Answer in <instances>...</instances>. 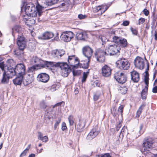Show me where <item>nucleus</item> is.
<instances>
[{"mask_svg": "<svg viewBox=\"0 0 157 157\" xmlns=\"http://www.w3.org/2000/svg\"><path fill=\"white\" fill-rule=\"evenodd\" d=\"M120 50L119 46L115 44L110 45L105 51L101 49L98 50L95 53V57L97 61L102 62L105 61V55H114L119 53Z\"/></svg>", "mask_w": 157, "mask_h": 157, "instance_id": "f257e3e1", "label": "nucleus"}, {"mask_svg": "<svg viewBox=\"0 0 157 157\" xmlns=\"http://www.w3.org/2000/svg\"><path fill=\"white\" fill-rule=\"evenodd\" d=\"M21 15L23 17H36L37 16V11L35 5L32 3L26 4L25 6H23L21 9Z\"/></svg>", "mask_w": 157, "mask_h": 157, "instance_id": "f03ea898", "label": "nucleus"}, {"mask_svg": "<svg viewBox=\"0 0 157 157\" xmlns=\"http://www.w3.org/2000/svg\"><path fill=\"white\" fill-rule=\"evenodd\" d=\"M54 67L59 68L61 70V75L64 77H67L71 71V68L66 63H56L50 61L49 68H51Z\"/></svg>", "mask_w": 157, "mask_h": 157, "instance_id": "7ed1b4c3", "label": "nucleus"}, {"mask_svg": "<svg viewBox=\"0 0 157 157\" xmlns=\"http://www.w3.org/2000/svg\"><path fill=\"white\" fill-rule=\"evenodd\" d=\"M50 62L42 60L36 56L33 57L31 60L32 64H35L39 68L46 67L49 68Z\"/></svg>", "mask_w": 157, "mask_h": 157, "instance_id": "20e7f679", "label": "nucleus"}, {"mask_svg": "<svg viewBox=\"0 0 157 157\" xmlns=\"http://www.w3.org/2000/svg\"><path fill=\"white\" fill-rule=\"evenodd\" d=\"M0 68L2 71H4V73L11 78L16 75L15 68L11 67L9 63L5 66L3 63H0Z\"/></svg>", "mask_w": 157, "mask_h": 157, "instance_id": "39448f33", "label": "nucleus"}, {"mask_svg": "<svg viewBox=\"0 0 157 157\" xmlns=\"http://www.w3.org/2000/svg\"><path fill=\"white\" fill-rule=\"evenodd\" d=\"M147 62L146 59H144L140 57H137L134 60V64L136 67L142 70L144 69L145 63Z\"/></svg>", "mask_w": 157, "mask_h": 157, "instance_id": "423d86ee", "label": "nucleus"}, {"mask_svg": "<svg viewBox=\"0 0 157 157\" xmlns=\"http://www.w3.org/2000/svg\"><path fill=\"white\" fill-rule=\"evenodd\" d=\"M17 43L20 50H23L25 48L26 41L25 38L21 33L18 34Z\"/></svg>", "mask_w": 157, "mask_h": 157, "instance_id": "0eeeda50", "label": "nucleus"}, {"mask_svg": "<svg viewBox=\"0 0 157 157\" xmlns=\"http://www.w3.org/2000/svg\"><path fill=\"white\" fill-rule=\"evenodd\" d=\"M74 35L71 31H66L63 32L61 35V39L64 41L68 42L74 37Z\"/></svg>", "mask_w": 157, "mask_h": 157, "instance_id": "6e6552de", "label": "nucleus"}, {"mask_svg": "<svg viewBox=\"0 0 157 157\" xmlns=\"http://www.w3.org/2000/svg\"><path fill=\"white\" fill-rule=\"evenodd\" d=\"M117 64L119 68L124 70L128 69L130 65L128 61L124 59L118 61L117 63Z\"/></svg>", "mask_w": 157, "mask_h": 157, "instance_id": "1a4fd4ad", "label": "nucleus"}, {"mask_svg": "<svg viewBox=\"0 0 157 157\" xmlns=\"http://www.w3.org/2000/svg\"><path fill=\"white\" fill-rule=\"evenodd\" d=\"M114 78L119 83L123 84L127 80L126 75L124 73L120 72H117L114 75Z\"/></svg>", "mask_w": 157, "mask_h": 157, "instance_id": "9d476101", "label": "nucleus"}, {"mask_svg": "<svg viewBox=\"0 0 157 157\" xmlns=\"http://www.w3.org/2000/svg\"><path fill=\"white\" fill-rule=\"evenodd\" d=\"M16 75L24 76L25 75V67L22 63L17 64L15 68Z\"/></svg>", "mask_w": 157, "mask_h": 157, "instance_id": "9b49d317", "label": "nucleus"}, {"mask_svg": "<svg viewBox=\"0 0 157 157\" xmlns=\"http://www.w3.org/2000/svg\"><path fill=\"white\" fill-rule=\"evenodd\" d=\"M82 51L83 54L88 58L89 61H90V59L92 57L93 53L92 49L89 46H87L82 48Z\"/></svg>", "mask_w": 157, "mask_h": 157, "instance_id": "f8f14e48", "label": "nucleus"}, {"mask_svg": "<svg viewBox=\"0 0 157 157\" xmlns=\"http://www.w3.org/2000/svg\"><path fill=\"white\" fill-rule=\"evenodd\" d=\"M86 120L85 118H79V122L78 123L77 125L75 123V128L77 131L78 132H81L83 130L84 128L85 125Z\"/></svg>", "mask_w": 157, "mask_h": 157, "instance_id": "ddd939ff", "label": "nucleus"}, {"mask_svg": "<svg viewBox=\"0 0 157 157\" xmlns=\"http://www.w3.org/2000/svg\"><path fill=\"white\" fill-rule=\"evenodd\" d=\"M101 70V74L103 76L108 77L111 75L112 70L111 68L107 65H105L102 67Z\"/></svg>", "mask_w": 157, "mask_h": 157, "instance_id": "4468645a", "label": "nucleus"}, {"mask_svg": "<svg viewBox=\"0 0 157 157\" xmlns=\"http://www.w3.org/2000/svg\"><path fill=\"white\" fill-rule=\"evenodd\" d=\"M54 34L52 33L47 31L39 36L38 38L41 40H48L52 38Z\"/></svg>", "mask_w": 157, "mask_h": 157, "instance_id": "2eb2a0df", "label": "nucleus"}, {"mask_svg": "<svg viewBox=\"0 0 157 157\" xmlns=\"http://www.w3.org/2000/svg\"><path fill=\"white\" fill-rule=\"evenodd\" d=\"M153 143V141L152 138H149L147 139L143 143V148L144 151H149Z\"/></svg>", "mask_w": 157, "mask_h": 157, "instance_id": "dca6fc26", "label": "nucleus"}, {"mask_svg": "<svg viewBox=\"0 0 157 157\" xmlns=\"http://www.w3.org/2000/svg\"><path fill=\"white\" fill-rule=\"evenodd\" d=\"M49 76L45 73H42L39 74L37 77V80L40 82L45 83L49 80Z\"/></svg>", "mask_w": 157, "mask_h": 157, "instance_id": "f3484780", "label": "nucleus"}, {"mask_svg": "<svg viewBox=\"0 0 157 157\" xmlns=\"http://www.w3.org/2000/svg\"><path fill=\"white\" fill-rule=\"evenodd\" d=\"M99 132L95 128H93L90 131L87 136V139L91 140L99 134Z\"/></svg>", "mask_w": 157, "mask_h": 157, "instance_id": "a211bd4d", "label": "nucleus"}, {"mask_svg": "<svg viewBox=\"0 0 157 157\" xmlns=\"http://www.w3.org/2000/svg\"><path fill=\"white\" fill-rule=\"evenodd\" d=\"M65 53V51L63 50H55L52 51V54L55 57L59 58Z\"/></svg>", "mask_w": 157, "mask_h": 157, "instance_id": "6ab92c4d", "label": "nucleus"}, {"mask_svg": "<svg viewBox=\"0 0 157 157\" xmlns=\"http://www.w3.org/2000/svg\"><path fill=\"white\" fill-rule=\"evenodd\" d=\"M68 61L69 65L72 66L73 68L76 67V66H77V64L75 65H73V64L75 62H79L78 59L76 58L75 56H69Z\"/></svg>", "mask_w": 157, "mask_h": 157, "instance_id": "aec40b11", "label": "nucleus"}, {"mask_svg": "<svg viewBox=\"0 0 157 157\" xmlns=\"http://www.w3.org/2000/svg\"><path fill=\"white\" fill-rule=\"evenodd\" d=\"M17 77L13 79V82L14 84L17 85H20L23 81L24 76L16 75Z\"/></svg>", "mask_w": 157, "mask_h": 157, "instance_id": "412c9836", "label": "nucleus"}, {"mask_svg": "<svg viewBox=\"0 0 157 157\" xmlns=\"http://www.w3.org/2000/svg\"><path fill=\"white\" fill-rule=\"evenodd\" d=\"M33 80V74H28L26 77V78L23 81L24 85L27 86L32 83Z\"/></svg>", "mask_w": 157, "mask_h": 157, "instance_id": "4be33fe9", "label": "nucleus"}, {"mask_svg": "<svg viewBox=\"0 0 157 157\" xmlns=\"http://www.w3.org/2000/svg\"><path fill=\"white\" fill-rule=\"evenodd\" d=\"M132 79L135 82H138L139 80V75L136 71H133L131 72Z\"/></svg>", "mask_w": 157, "mask_h": 157, "instance_id": "5701e85b", "label": "nucleus"}, {"mask_svg": "<svg viewBox=\"0 0 157 157\" xmlns=\"http://www.w3.org/2000/svg\"><path fill=\"white\" fill-rule=\"evenodd\" d=\"M90 61H89V60L88 59L87 60H85L83 61H82L81 63H78V64H77V66H76V67H82L83 68L87 69L89 67V63Z\"/></svg>", "mask_w": 157, "mask_h": 157, "instance_id": "b1692460", "label": "nucleus"}, {"mask_svg": "<svg viewBox=\"0 0 157 157\" xmlns=\"http://www.w3.org/2000/svg\"><path fill=\"white\" fill-rule=\"evenodd\" d=\"M13 35L14 36L16 35L15 33L20 34V33L22 34V28L19 25H16L14 27L13 29Z\"/></svg>", "mask_w": 157, "mask_h": 157, "instance_id": "393cba45", "label": "nucleus"}, {"mask_svg": "<svg viewBox=\"0 0 157 157\" xmlns=\"http://www.w3.org/2000/svg\"><path fill=\"white\" fill-rule=\"evenodd\" d=\"M107 9L106 6L103 5L98 6L96 7V11L99 12L98 14H101L105 12Z\"/></svg>", "mask_w": 157, "mask_h": 157, "instance_id": "a878e982", "label": "nucleus"}, {"mask_svg": "<svg viewBox=\"0 0 157 157\" xmlns=\"http://www.w3.org/2000/svg\"><path fill=\"white\" fill-rule=\"evenodd\" d=\"M38 138L43 142H46L48 141V138L47 136H43L42 133L40 132H38Z\"/></svg>", "mask_w": 157, "mask_h": 157, "instance_id": "bb28decb", "label": "nucleus"}, {"mask_svg": "<svg viewBox=\"0 0 157 157\" xmlns=\"http://www.w3.org/2000/svg\"><path fill=\"white\" fill-rule=\"evenodd\" d=\"M10 78L11 77L4 73L3 74V77L1 81L2 83L4 84H7L9 82Z\"/></svg>", "mask_w": 157, "mask_h": 157, "instance_id": "cd10ccee", "label": "nucleus"}, {"mask_svg": "<svg viewBox=\"0 0 157 157\" xmlns=\"http://www.w3.org/2000/svg\"><path fill=\"white\" fill-rule=\"evenodd\" d=\"M121 47L125 48L127 47L128 43L127 40L124 38H121L118 44Z\"/></svg>", "mask_w": 157, "mask_h": 157, "instance_id": "c85d7f7f", "label": "nucleus"}, {"mask_svg": "<svg viewBox=\"0 0 157 157\" xmlns=\"http://www.w3.org/2000/svg\"><path fill=\"white\" fill-rule=\"evenodd\" d=\"M63 103H64V102H63L58 103L57 104L55 105H54L53 107V108L54 109L56 106H58V108H57V109H58L57 113L56 112V113L58 115H59V116L61 115V113L60 112L61 110V107L60 106L61 104Z\"/></svg>", "mask_w": 157, "mask_h": 157, "instance_id": "c756f323", "label": "nucleus"}, {"mask_svg": "<svg viewBox=\"0 0 157 157\" xmlns=\"http://www.w3.org/2000/svg\"><path fill=\"white\" fill-rule=\"evenodd\" d=\"M148 90L147 86H145L144 89L143 90L141 93L142 98L143 99H146Z\"/></svg>", "mask_w": 157, "mask_h": 157, "instance_id": "7c9ffc66", "label": "nucleus"}, {"mask_svg": "<svg viewBox=\"0 0 157 157\" xmlns=\"http://www.w3.org/2000/svg\"><path fill=\"white\" fill-rule=\"evenodd\" d=\"M86 33L83 32L78 33L76 34V37L78 40H83L85 36Z\"/></svg>", "mask_w": 157, "mask_h": 157, "instance_id": "2f4dec72", "label": "nucleus"}, {"mask_svg": "<svg viewBox=\"0 0 157 157\" xmlns=\"http://www.w3.org/2000/svg\"><path fill=\"white\" fill-rule=\"evenodd\" d=\"M23 19H25V20L27 21V23H29L30 25H33L35 23V21L36 18H35L34 19L31 17L28 18L25 17H24Z\"/></svg>", "mask_w": 157, "mask_h": 157, "instance_id": "473e14b6", "label": "nucleus"}, {"mask_svg": "<svg viewBox=\"0 0 157 157\" xmlns=\"http://www.w3.org/2000/svg\"><path fill=\"white\" fill-rule=\"evenodd\" d=\"M122 121L123 118H120V119H119V118H118V120L117 119V121L118 123L116 126V130L117 131H119L120 128L121 127Z\"/></svg>", "mask_w": 157, "mask_h": 157, "instance_id": "72a5a7b5", "label": "nucleus"}, {"mask_svg": "<svg viewBox=\"0 0 157 157\" xmlns=\"http://www.w3.org/2000/svg\"><path fill=\"white\" fill-rule=\"evenodd\" d=\"M59 0H47L46 5L51 6L57 3Z\"/></svg>", "mask_w": 157, "mask_h": 157, "instance_id": "f704fd0d", "label": "nucleus"}, {"mask_svg": "<svg viewBox=\"0 0 157 157\" xmlns=\"http://www.w3.org/2000/svg\"><path fill=\"white\" fill-rule=\"evenodd\" d=\"M36 11L38 13V16L40 17L42 13V7L40 5H38L36 6Z\"/></svg>", "mask_w": 157, "mask_h": 157, "instance_id": "c9c22d12", "label": "nucleus"}, {"mask_svg": "<svg viewBox=\"0 0 157 157\" xmlns=\"http://www.w3.org/2000/svg\"><path fill=\"white\" fill-rule=\"evenodd\" d=\"M40 69V68H39L37 67L36 65H35L32 66L31 67H29L28 70V71L29 73L33 72L34 71H35V70Z\"/></svg>", "mask_w": 157, "mask_h": 157, "instance_id": "e433bc0d", "label": "nucleus"}, {"mask_svg": "<svg viewBox=\"0 0 157 157\" xmlns=\"http://www.w3.org/2000/svg\"><path fill=\"white\" fill-rule=\"evenodd\" d=\"M101 95V93L99 92H97L94 94L93 98L94 101H96L98 100L100 96Z\"/></svg>", "mask_w": 157, "mask_h": 157, "instance_id": "4c0bfd02", "label": "nucleus"}, {"mask_svg": "<svg viewBox=\"0 0 157 157\" xmlns=\"http://www.w3.org/2000/svg\"><path fill=\"white\" fill-rule=\"evenodd\" d=\"M120 92L122 94H125L126 93L128 88L125 86L120 87L119 88Z\"/></svg>", "mask_w": 157, "mask_h": 157, "instance_id": "58836bf2", "label": "nucleus"}, {"mask_svg": "<svg viewBox=\"0 0 157 157\" xmlns=\"http://www.w3.org/2000/svg\"><path fill=\"white\" fill-rule=\"evenodd\" d=\"M121 38L117 36H114L112 38L113 42L117 44H118Z\"/></svg>", "mask_w": 157, "mask_h": 157, "instance_id": "ea45409f", "label": "nucleus"}, {"mask_svg": "<svg viewBox=\"0 0 157 157\" xmlns=\"http://www.w3.org/2000/svg\"><path fill=\"white\" fill-rule=\"evenodd\" d=\"M144 105H141L139 108L137 110L136 113V117H139L143 109V107H144Z\"/></svg>", "mask_w": 157, "mask_h": 157, "instance_id": "a19ab883", "label": "nucleus"}, {"mask_svg": "<svg viewBox=\"0 0 157 157\" xmlns=\"http://www.w3.org/2000/svg\"><path fill=\"white\" fill-rule=\"evenodd\" d=\"M89 70H88L89 71ZM89 73V71L86 72H84L83 75V77L82 79V82H84L86 80L87 76Z\"/></svg>", "mask_w": 157, "mask_h": 157, "instance_id": "79ce46f5", "label": "nucleus"}, {"mask_svg": "<svg viewBox=\"0 0 157 157\" xmlns=\"http://www.w3.org/2000/svg\"><path fill=\"white\" fill-rule=\"evenodd\" d=\"M154 84L155 86L152 89V92L154 93H157V77L155 80Z\"/></svg>", "mask_w": 157, "mask_h": 157, "instance_id": "37998d69", "label": "nucleus"}, {"mask_svg": "<svg viewBox=\"0 0 157 157\" xmlns=\"http://www.w3.org/2000/svg\"><path fill=\"white\" fill-rule=\"evenodd\" d=\"M96 157H111L109 153H106L104 154L96 155Z\"/></svg>", "mask_w": 157, "mask_h": 157, "instance_id": "c03bdc74", "label": "nucleus"}, {"mask_svg": "<svg viewBox=\"0 0 157 157\" xmlns=\"http://www.w3.org/2000/svg\"><path fill=\"white\" fill-rule=\"evenodd\" d=\"M73 75L74 76L79 75L81 74L80 70H73Z\"/></svg>", "mask_w": 157, "mask_h": 157, "instance_id": "a18cd8bd", "label": "nucleus"}, {"mask_svg": "<svg viewBox=\"0 0 157 157\" xmlns=\"http://www.w3.org/2000/svg\"><path fill=\"white\" fill-rule=\"evenodd\" d=\"M123 108L124 106L123 105H121L119 107L118 110V112H119L121 113V117H122V113L123 112Z\"/></svg>", "mask_w": 157, "mask_h": 157, "instance_id": "49530a36", "label": "nucleus"}, {"mask_svg": "<svg viewBox=\"0 0 157 157\" xmlns=\"http://www.w3.org/2000/svg\"><path fill=\"white\" fill-rule=\"evenodd\" d=\"M130 29L133 34L135 35H137L138 34V31L136 29L131 27L130 28Z\"/></svg>", "mask_w": 157, "mask_h": 157, "instance_id": "de8ad7c7", "label": "nucleus"}, {"mask_svg": "<svg viewBox=\"0 0 157 157\" xmlns=\"http://www.w3.org/2000/svg\"><path fill=\"white\" fill-rule=\"evenodd\" d=\"M62 131H64L67 129L66 124L64 122H63L62 124Z\"/></svg>", "mask_w": 157, "mask_h": 157, "instance_id": "09e8293b", "label": "nucleus"}, {"mask_svg": "<svg viewBox=\"0 0 157 157\" xmlns=\"http://www.w3.org/2000/svg\"><path fill=\"white\" fill-rule=\"evenodd\" d=\"M61 121L60 119H58L57 121H56V123L55 124L54 126V129H56L57 127L58 126L59 123Z\"/></svg>", "mask_w": 157, "mask_h": 157, "instance_id": "8fccbe9b", "label": "nucleus"}, {"mask_svg": "<svg viewBox=\"0 0 157 157\" xmlns=\"http://www.w3.org/2000/svg\"><path fill=\"white\" fill-rule=\"evenodd\" d=\"M126 127H125V126H124L122 128L121 132L120 133V136L121 135L122 136H123V132H124V131L126 129Z\"/></svg>", "mask_w": 157, "mask_h": 157, "instance_id": "3c124183", "label": "nucleus"}, {"mask_svg": "<svg viewBox=\"0 0 157 157\" xmlns=\"http://www.w3.org/2000/svg\"><path fill=\"white\" fill-rule=\"evenodd\" d=\"M145 21V19L143 18H141L139 19L138 24L139 25H141Z\"/></svg>", "mask_w": 157, "mask_h": 157, "instance_id": "603ef678", "label": "nucleus"}, {"mask_svg": "<svg viewBox=\"0 0 157 157\" xmlns=\"http://www.w3.org/2000/svg\"><path fill=\"white\" fill-rule=\"evenodd\" d=\"M68 121L69 122L70 125H72L74 123V121L73 120V118H68Z\"/></svg>", "mask_w": 157, "mask_h": 157, "instance_id": "864d4df0", "label": "nucleus"}, {"mask_svg": "<svg viewBox=\"0 0 157 157\" xmlns=\"http://www.w3.org/2000/svg\"><path fill=\"white\" fill-rule=\"evenodd\" d=\"M148 77H147L146 76L145 77L144 82L146 85V86H147V87L148 85Z\"/></svg>", "mask_w": 157, "mask_h": 157, "instance_id": "5fc2aeb1", "label": "nucleus"}, {"mask_svg": "<svg viewBox=\"0 0 157 157\" xmlns=\"http://www.w3.org/2000/svg\"><path fill=\"white\" fill-rule=\"evenodd\" d=\"M27 153V151L26 150H24L20 154V157H23L25 156Z\"/></svg>", "mask_w": 157, "mask_h": 157, "instance_id": "6e6d98bb", "label": "nucleus"}, {"mask_svg": "<svg viewBox=\"0 0 157 157\" xmlns=\"http://www.w3.org/2000/svg\"><path fill=\"white\" fill-rule=\"evenodd\" d=\"M78 17L80 19H82L85 18L86 17V16L85 15H83L82 14H80L78 15Z\"/></svg>", "mask_w": 157, "mask_h": 157, "instance_id": "4d7b16f0", "label": "nucleus"}, {"mask_svg": "<svg viewBox=\"0 0 157 157\" xmlns=\"http://www.w3.org/2000/svg\"><path fill=\"white\" fill-rule=\"evenodd\" d=\"M103 43H105L107 40V39L104 36H102L100 38Z\"/></svg>", "mask_w": 157, "mask_h": 157, "instance_id": "13d9d810", "label": "nucleus"}, {"mask_svg": "<svg viewBox=\"0 0 157 157\" xmlns=\"http://www.w3.org/2000/svg\"><path fill=\"white\" fill-rule=\"evenodd\" d=\"M53 40H56L57 41H58L59 40V36H58V33H56V36L53 39Z\"/></svg>", "mask_w": 157, "mask_h": 157, "instance_id": "bf43d9fd", "label": "nucleus"}, {"mask_svg": "<svg viewBox=\"0 0 157 157\" xmlns=\"http://www.w3.org/2000/svg\"><path fill=\"white\" fill-rule=\"evenodd\" d=\"M143 12L146 16H147L149 14L148 11L146 9H144L143 10Z\"/></svg>", "mask_w": 157, "mask_h": 157, "instance_id": "052dcab7", "label": "nucleus"}, {"mask_svg": "<svg viewBox=\"0 0 157 157\" xmlns=\"http://www.w3.org/2000/svg\"><path fill=\"white\" fill-rule=\"evenodd\" d=\"M129 23L128 21H125L123 22V24L124 26H127L129 25Z\"/></svg>", "mask_w": 157, "mask_h": 157, "instance_id": "680f3d73", "label": "nucleus"}, {"mask_svg": "<svg viewBox=\"0 0 157 157\" xmlns=\"http://www.w3.org/2000/svg\"><path fill=\"white\" fill-rule=\"evenodd\" d=\"M40 106L41 107H42L43 109L45 108L46 107V105H45V104L44 102L41 103Z\"/></svg>", "mask_w": 157, "mask_h": 157, "instance_id": "e2e57ef3", "label": "nucleus"}, {"mask_svg": "<svg viewBox=\"0 0 157 157\" xmlns=\"http://www.w3.org/2000/svg\"><path fill=\"white\" fill-rule=\"evenodd\" d=\"M19 50H15L14 51L15 54L19 56L20 54V53L19 52Z\"/></svg>", "mask_w": 157, "mask_h": 157, "instance_id": "0e129e2a", "label": "nucleus"}, {"mask_svg": "<svg viewBox=\"0 0 157 157\" xmlns=\"http://www.w3.org/2000/svg\"><path fill=\"white\" fill-rule=\"evenodd\" d=\"M143 125L141 124L140 126V133H141V134H143V133L144 132V131H141V130L143 128Z\"/></svg>", "mask_w": 157, "mask_h": 157, "instance_id": "69168bd1", "label": "nucleus"}, {"mask_svg": "<svg viewBox=\"0 0 157 157\" xmlns=\"http://www.w3.org/2000/svg\"><path fill=\"white\" fill-rule=\"evenodd\" d=\"M155 40H157V32H155Z\"/></svg>", "mask_w": 157, "mask_h": 157, "instance_id": "338daca9", "label": "nucleus"}, {"mask_svg": "<svg viewBox=\"0 0 157 157\" xmlns=\"http://www.w3.org/2000/svg\"><path fill=\"white\" fill-rule=\"evenodd\" d=\"M35 155L34 154H31L29 155V157H35Z\"/></svg>", "mask_w": 157, "mask_h": 157, "instance_id": "774afa93", "label": "nucleus"}]
</instances>
